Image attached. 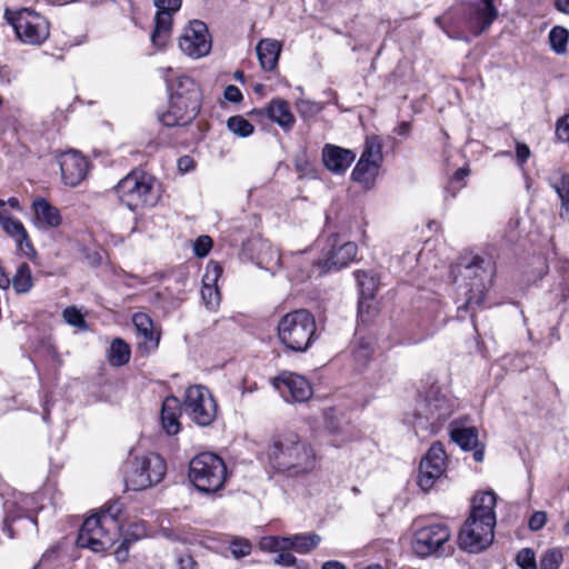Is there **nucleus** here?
I'll use <instances>...</instances> for the list:
<instances>
[{
	"mask_svg": "<svg viewBox=\"0 0 569 569\" xmlns=\"http://www.w3.org/2000/svg\"><path fill=\"white\" fill-rule=\"evenodd\" d=\"M496 495L478 493L472 499L471 511L458 535V545L468 552H480L493 541L496 526Z\"/></svg>",
	"mask_w": 569,
	"mask_h": 569,
	"instance_id": "f257e3e1",
	"label": "nucleus"
},
{
	"mask_svg": "<svg viewBox=\"0 0 569 569\" xmlns=\"http://www.w3.org/2000/svg\"><path fill=\"white\" fill-rule=\"evenodd\" d=\"M267 455L272 468L288 472L290 476L307 475L317 465V457L312 447L293 432L273 437Z\"/></svg>",
	"mask_w": 569,
	"mask_h": 569,
	"instance_id": "f03ea898",
	"label": "nucleus"
},
{
	"mask_svg": "<svg viewBox=\"0 0 569 569\" xmlns=\"http://www.w3.org/2000/svg\"><path fill=\"white\" fill-rule=\"evenodd\" d=\"M455 409V400L432 386L419 395L413 410L406 413L405 420L412 426L418 436L429 437L440 430Z\"/></svg>",
	"mask_w": 569,
	"mask_h": 569,
	"instance_id": "7ed1b4c3",
	"label": "nucleus"
},
{
	"mask_svg": "<svg viewBox=\"0 0 569 569\" xmlns=\"http://www.w3.org/2000/svg\"><path fill=\"white\" fill-rule=\"evenodd\" d=\"M122 505L114 501L87 518L77 537V546L101 552L111 548L121 537Z\"/></svg>",
	"mask_w": 569,
	"mask_h": 569,
	"instance_id": "20e7f679",
	"label": "nucleus"
},
{
	"mask_svg": "<svg viewBox=\"0 0 569 569\" xmlns=\"http://www.w3.org/2000/svg\"><path fill=\"white\" fill-rule=\"evenodd\" d=\"M459 268L462 277L459 291L466 301L458 309L473 310L475 307H481L495 276V263L491 259L473 256L470 259L463 258Z\"/></svg>",
	"mask_w": 569,
	"mask_h": 569,
	"instance_id": "39448f33",
	"label": "nucleus"
},
{
	"mask_svg": "<svg viewBox=\"0 0 569 569\" xmlns=\"http://www.w3.org/2000/svg\"><path fill=\"white\" fill-rule=\"evenodd\" d=\"M317 325L307 309H297L282 316L277 326L280 343L291 352H306L317 340Z\"/></svg>",
	"mask_w": 569,
	"mask_h": 569,
	"instance_id": "423d86ee",
	"label": "nucleus"
},
{
	"mask_svg": "<svg viewBox=\"0 0 569 569\" xmlns=\"http://www.w3.org/2000/svg\"><path fill=\"white\" fill-rule=\"evenodd\" d=\"M200 90L189 77L178 80V89L171 94L169 108L160 116L167 127H184L190 124L200 111Z\"/></svg>",
	"mask_w": 569,
	"mask_h": 569,
	"instance_id": "0eeeda50",
	"label": "nucleus"
},
{
	"mask_svg": "<svg viewBox=\"0 0 569 569\" xmlns=\"http://www.w3.org/2000/svg\"><path fill=\"white\" fill-rule=\"evenodd\" d=\"M116 192L131 211L153 207L160 197L154 178L139 170H132L122 178L116 186Z\"/></svg>",
	"mask_w": 569,
	"mask_h": 569,
	"instance_id": "6e6552de",
	"label": "nucleus"
},
{
	"mask_svg": "<svg viewBox=\"0 0 569 569\" xmlns=\"http://www.w3.org/2000/svg\"><path fill=\"white\" fill-rule=\"evenodd\" d=\"M189 479L201 492H217L227 479L226 463L216 453L201 452L190 461Z\"/></svg>",
	"mask_w": 569,
	"mask_h": 569,
	"instance_id": "1a4fd4ad",
	"label": "nucleus"
},
{
	"mask_svg": "<svg viewBox=\"0 0 569 569\" xmlns=\"http://www.w3.org/2000/svg\"><path fill=\"white\" fill-rule=\"evenodd\" d=\"M167 471L164 459L158 453L134 457L126 472L124 483L128 490L139 491L160 482Z\"/></svg>",
	"mask_w": 569,
	"mask_h": 569,
	"instance_id": "9d476101",
	"label": "nucleus"
},
{
	"mask_svg": "<svg viewBox=\"0 0 569 569\" xmlns=\"http://www.w3.org/2000/svg\"><path fill=\"white\" fill-rule=\"evenodd\" d=\"M4 18L23 43L41 44L50 34L47 19L31 9L23 8L18 11L6 9Z\"/></svg>",
	"mask_w": 569,
	"mask_h": 569,
	"instance_id": "9b49d317",
	"label": "nucleus"
},
{
	"mask_svg": "<svg viewBox=\"0 0 569 569\" xmlns=\"http://www.w3.org/2000/svg\"><path fill=\"white\" fill-rule=\"evenodd\" d=\"M183 410L196 425L208 427L217 418L218 405L208 388L197 385L186 390Z\"/></svg>",
	"mask_w": 569,
	"mask_h": 569,
	"instance_id": "f8f14e48",
	"label": "nucleus"
},
{
	"mask_svg": "<svg viewBox=\"0 0 569 569\" xmlns=\"http://www.w3.org/2000/svg\"><path fill=\"white\" fill-rule=\"evenodd\" d=\"M451 531L443 523H433L416 531L412 540V549L419 557L431 555L442 556L450 552L448 545Z\"/></svg>",
	"mask_w": 569,
	"mask_h": 569,
	"instance_id": "ddd939ff",
	"label": "nucleus"
},
{
	"mask_svg": "<svg viewBox=\"0 0 569 569\" xmlns=\"http://www.w3.org/2000/svg\"><path fill=\"white\" fill-rule=\"evenodd\" d=\"M446 466V452L440 442H435L422 458L417 483L423 491H429L436 481L443 475Z\"/></svg>",
	"mask_w": 569,
	"mask_h": 569,
	"instance_id": "4468645a",
	"label": "nucleus"
},
{
	"mask_svg": "<svg viewBox=\"0 0 569 569\" xmlns=\"http://www.w3.org/2000/svg\"><path fill=\"white\" fill-rule=\"evenodd\" d=\"M179 48L191 58L207 56L211 49L207 24L200 20L191 21L179 39Z\"/></svg>",
	"mask_w": 569,
	"mask_h": 569,
	"instance_id": "2eb2a0df",
	"label": "nucleus"
},
{
	"mask_svg": "<svg viewBox=\"0 0 569 569\" xmlns=\"http://www.w3.org/2000/svg\"><path fill=\"white\" fill-rule=\"evenodd\" d=\"M153 3L157 7V13L151 42L156 48L162 49L170 38L172 14L181 8L182 0H153Z\"/></svg>",
	"mask_w": 569,
	"mask_h": 569,
	"instance_id": "dca6fc26",
	"label": "nucleus"
},
{
	"mask_svg": "<svg viewBox=\"0 0 569 569\" xmlns=\"http://www.w3.org/2000/svg\"><path fill=\"white\" fill-rule=\"evenodd\" d=\"M273 386L287 401L303 402L312 396L309 381L296 373H282L273 380Z\"/></svg>",
	"mask_w": 569,
	"mask_h": 569,
	"instance_id": "f3484780",
	"label": "nucleus"
},
{
	"mask_svg": "<svg viewBox=\"0 0 569 569\" xmlns=\"http://www.w3.org/2000/svg\"><path fill=\"white\" fill-rule=\"evenodd\" d=\"M331 248L326 253L325 258L319 262V266L325 271L340 270L347 267L357 254V244L351 241L340 242L338 236L330 239Z\"/></svg>",
	"mask_w": 569,
	"mask_h": 569,
	"instance_id": "a211bd4d",
	"label": "nucleus"
},
{
	"mask_svg": "<svg viewBox=\"0 0 569 569\" xmlns=\"http://www.w3.org/2000/svg\"><path fill=\"white\" fill-rule=\"evenodd\" d=\"M58 161L66 184L76 187L87 177L88 161L78 151L63 152Z\"/></svg>",
	"mask_w": 569,
	"mask_h": 569,
	"instance_id": "6ab92c4d",
	"label": "nucleus"
},
{
	"mask_svg": "<svg viewBox=\"0 0 569 569\" xmlns=\"http://www.w3.org/2000/svg\"><path fill=\"white\" fill-rule=\"evenodd\" d=\"M250 114H266L269 120L277 123L284 132L292 130L296 118L291 112L288 101L277 98L272 99L264 109H254Z\"/></svg>",
	"mask_w": 569,
	"mask_h": 569,
	"instance_id": "aec40b11",
	"label": "nucleus"
},
{
	"mask_svg": "<svg viewBox=\"0 0 569 569\" xmlns=\"http://www.w3.org/2000/svg\"><path fill=\"white\" fill-rule=\"evenodd\" d=\"M356 159V153L336 144L327 143L322 148V162L332 173L343 174Z\"/></svg>",
	"mask_w": 569,
	"mask_h": 569,
	"instance_id": "412c9836",
	"label": "nucleus"
},
{
	"mask_svg": "<svg viewBox=\"0 0 569 569\" xmlns=\"http://www.w3.org/2000/svg\"><path fill=\"white\" fill-rule=\"evenodd\" d=\"M222 274V267L219 262L210 261L207 264L202 277L201 297L209 310H216L220 305V292L217 281Z\"/></svg>",
	"mask_w": 569,
	"mask_h": 569,
	"instance_id": "4be33fe9",
	"label": "nucleus"
},
{
	"mask_svg": "<svg viewBox=\"0 0 569 569\" xmlns=\"http://www.w3.org/2000/svg\"><path fill=\"white\" fill-rule=\"evenodd\" d=\"M132 323L137 331L138 348L144 353L154 351L159 346V335L153 330L151 318L144 312H137L132 317Z\"/></svg>",
	"mask_w": 569,
	"mask_h": 569,
	"instance_id": "5701e85b",
	"label": "nucleus"
},
{
	"mask_svg": "<svg viewBox=\"0 0 569 569\" xmlns=\"http://www.w3.org/2000/svg\"><path fill=\"white\" fill-rule=\"evenodd\" d=\"M271 548L292 549L298 553H308L319 546L321 537L318 533H300L290 537L271 538Z\"/></svg>",
	"mask_w": 569,
	"mask_h": 569,
	"instance_id": "b1692460",
	"label": "nucleus"
},
{
	"mask_svg": "<svg viewBox=\"0 0 569 569\" xmlns=\"http://www.w3.org/2000/svg\"><path fill=\"white\" fill-rule=\"evenodd\" d=\"M32 210L34 213V224L38 229L48 230L58 228L62 222L59 209L42 197H38L33 200Z\"/></svg>",
	"mask_w": 569,
	"mask_h": 569,
	"instance_id": "393cba45",
	"label": "nucleus"
},
{
	"mask_svg": "<svg viewBox=\"0 0 569 569\" xmlns=\"http://www.w3.org/2000/svg\"><path fill=\"white\" fill-rule=\"evenodd\" d=\"M377 348V339L373 335H356L351 343V355L358 370H363L373 359Z\"/></svg>",
	"mask_w": 569,
	"mask_h": 569,
	"instance_id": "a878e982",
	"label": "nucleus"
},
{
	"mask_svg": "<svg viewBox=\"0 0 569 569\" xmlns=\"http://www.w3.org/2000/svg\"><path fill=\"white\" fill-rule=\"evenodd\" d=\"M0 224L4 232L16 240L19 250L23 254L29 257L34 253V249L30 242L27 230L19 219L6 216L0 211Z\"/></svg>",
	"mask_w": 569,
	"mask_h": 569,
	"instance_id": "bb28decb",
	"label": "nucleus"
},
{
	"mask_svg": "<svg viewBox=\"0 0 569 569\" xmlns=\"http://www.w3.org/2000/svg\"><path fill=\"white\" fill-rule=\"evenodd\" d=\"M482 2L483 6L476 9L468 20V29L473 36H479L486 31L498 17L493 0H482Z\"/></svg>",
	"mask_w": 569,
	"mask_h": 569,
	"instance_id": "cd10ccee",
	"label": "nucleus"
},
{
	"mask_svg": "<svg viewBox=\"0 0 569 569\" xmlns=\"http://www.w3.org/2000/svg\"><path fill=\"white\" fill-rule=\"evenodd\" d=\"M180 412L181 405L177 397L171 396L163 400L160 419L167 435L174 436L180 431Z\"/></svg>",
	"mask_w": 569,
	"mask_h": 569,
	"instance_id": "c85d7f7f",
	"label": "nucleus"
},
{
	"mask_svg": "<svg viewBox=\"0 0 569 569\" xmlns=\"http://www.w3.org/2000/svg\"><path fill=\"white\" fill-rule=\"evenodd\" d=\"M256 50L261 68L272 71L279 60L281 43L274 39H262L258 42Z\"/></svg>",
	"mask_w": 569,
	"mask_h": 569,
	"instance_id": "c756f323",
	"label": "nucleus"
},
{
	"mask_svg": "<svg viewBox=\"0 0 569 569\" xmlns=\"http://www.w3.org/2000/svg\"><path fill=\"white\" fill-rule=\"evenodd\" d=\"M355 277L360 291L359 313H362L365 301L373 298L378 281L373 274L362 270L356 271Z\"/></svg>",
	"mask_w": 569,
	"mask_h": 569,
	"instance_id": "7c9ffc66",
	"label": "nucleus"
},
{
	"mask_svg": "<svg viewBox=\"0 0 569 569\" xmlns=\"http://www.w3.org/2000/svg\"><path fill=\"white\" fill-rule=\"evenodd\" d=\"M10 284H12L14 291L19 295L27 293L32 289L33 278L27 262H22L18 266L14 276L10 278Z\"/></svg>",
	"mask_w": 569,
	"mask_h": 569,
	"instance_id": "2f4dec72",
	"label": "nucleus"
},
{
	"mask_svg": "<svg viewBox=\"0 0 569 569\" xmlns=\"http://www.w3.org/2000/svg\"><path fill=\"white\" fill-rule=\"evenodd\" d=\"M131 350L129 345L121 338H116L111 342L109 350V362L114 367H121L129 362Z\"/></svg>",
	"mask_w": 569,
	"mask_h": 569,
	"instance_id": "473e14b6",
	"label": "nucleus"
},
{
	"mask_svg": "<svg viewBox=\"0 0 569 569\" xmlns=\"http://www.w3.org/2000/svg\"><path fill=\"white\" fill-rule=\"evenodd\" d=\"M379 166L359 160L352 170L351 178L361 184L369 186L378 174Z\"/></svg>",
	"mask_w": 569,
	"mask_h": 569,
	"instance_id": "72a5a7b5",
	"label": "nucleus"
},
{
	"mask_svg": "<svg viewBox=\"0 0 569 569\" xmlns=\"http://www.w3.org/2000/svg\"><path fill=\"white\" fill-rule=\"evenodd\" d=\"M561 202L560 218H569V174L561 173L560 178L551 183Z\"/></svg>",
	"mask_w": 569,
	"mask_h": 569,
	"instance_id": "f704fd0d",
	"label": "nucleus"
},
{
	"mask_svg": "<svg viewBox=\"0 0 569 569\" xmlns=\"http://www.w3.org/2000/svg\"><path fill=\"white\" fill-rule=\"evenodd\" d=\"M451 440L463 450H472L478 445V432L476 428L453 429L450 433Z\"/></svg>",
	"mask_w": 569,
	"mask_h": 569,
	"instance_id": "c9c22d12",
	"label": "nucleus"
},
{
	"mask_svg": "<svg viewBox=\"0 0 569 569\" xmlns=\"http://www.w3.org/2000/svg\"><path fill=\"white\" fill-rule=\"evenodd\" d=\"M359 160L371 162L380 167L382 162V146L378 137H367L365 148Z\"/></svg>",
	"mask_w": 569,
	"mask_h": 569,
	"instance_id": "e433bc0d",
	"label": "nucleus"
},
{
	"mask_svg": "<svg viewBox=\"0 0 569 569\" xmlns=\"http://www.w3.org/2000/svg\"><path fill=\"white\" fill-rule=\"evenodd\" d=\"M548 40L555 53L565 54L569 41V31L563 27L556 26L550 30Z\"/></svg>",
	"mask_w": 569,
	"mask_h": 569,
	"instance_id": "4c0bfd02",
	"label": "nucleus"
},
{
	"mask_svg": "<svg viewBox=\"0 0 569 569\" xmlns=\"http://www.w3.org/2000/svg\"><path fill=\"white\" fill-rule=\"evenodd\" d=\"M227 127L232 133L241 138H247L254 131V127L242 116L230 117Z\"/></svg>",
	"mask_w": 569,
	"mask_h": 569,
	"instance_id": "58836bf2",
	"label": "nucleus"
},
{
	"mask_svg": "<svg viewBox=\"0 0 569 569\" xmlns=\"http://www.w3.org/2000/svg\"><path fill=\"white\" fill-rule=\"evenodd\" d=\"M62 317L68 325L72 326L79 330L84 331L88 329V325L83 318V315L81 313V311L78 308H76L73 306L67 307L62 311Z\"/></svg>",
	"mask_w": 569,
	"mask_h": 569,
	"instance_id": "ea45409f",
	"label": "nucleus"
},
{
	"mask_svg": "<svg viewBox=\"0 0 569 569\" xmlns=\"http://www.w3.org/2000/svg\"><path fill=\"white\" fill-rule=\"evenodd\" d=\"M562 559V552L559 549H549L540 559V569H559Z\"/></svg>",
	"mask_w": 569,
	"mask_h": 569,
	"instance_id": "a19ab883",
	"label": "nucleus"
},
{
	"mask_svg": "<svg viewBox=\"0 0 569 569\" xmlns=\"http://www.w3.org/2000/svg\"><path fill=\"white\" fill-rule=\"evenodd\" d=\"M516 563L520 569H537L535 551L531 548H522L516 555Z\"/></svg>",
	"mask_w": 569,
	"mask_h": 569,
	"instance_id": "79ce46f5",
	"label": "nucleus"
},
{
	"mask_svg": "<svg viewBox=\"0 0 569 569\" xmlns=\"http://www.w3.org/2000/svg\"><path fill=\"white\" fill-rule=\"evenodd\" d=\"M147 536V525L144 521L132 522L120 538H130V543L136 542Z\"/></svg>",
	"mask_w": 569,
	"mask_h": 569,
	"instance_id": "37998d69",
	"label": "nucleus"
},
{
	"mask_svg": "<svg viewBox=\"0 0 569 569\" xmlns=\"http://www.w3.org/2000/svg\"><path fill=\"white\" fill-rule=\"evenodd\" d=\"M252 545L249 540L242 538H236L230 543V551L234 558H243L250 555Z\"/></svg>",
	"mask_w": 569,
	"mask_h": 569,
	"instance_id": "c03bdc74",
	"label": "nucleus"
},
{
	"mask_svg": "<svg viewBox=\"0 0 569 569\" xmlns=\"http://www.w3.org/2000/svg\"><path fill=\"white\" fill-rule=\"evenodd\" d=\"M555 134L559 142L569 141V113H566L557 120Z\"/></svg>",
	"mask_w": 569,
	"mask_h": 569,
	"instance_id": "a18cd8bd",
	"label": "nucleus"
},
{
	"mask_svg": "<svg viewBox=\"0 0 569 569\" xmlns=\"http://www.w3.org/2000/svg\"><path fill=\"white\" fill-rule=\"evenodd\" d=\"M212 239L209 236H200L193 243V252L197 257H206L212 248Z\"/></svg>",
	"mask_w": 569,
	"mask_h": 569,
	"instance_id": "49530a36",
	"label": "nucleus"
},
{
	"mask_svg": "<svg viewBox=\"0 0 569 569\" xmlns=\"http://www.w3.org/2000/svg\"><path fill=\"white\" fill-rule=\"evenodd\" d=\"M130 538H123L118 546V548L114 550V557L118 562H124L127 561L129 557V547H130Z\"/></svg>",
	"mask_w": 569,
	"mask_h": 569,
	"instance_id": "de8ad7c7",
	"label": "nucleus"
},
{
	"mask_svg": "<svg viewBox=\"0 0 569 569\" xmlns=\"http://www.w3.org/2000/svg\"><path fill=\"white\" fill-rule=\"evenodd\" d=\"M547 521V515L543 511H536L529 519V528L532 531L540 530Z\"/></svg>",
	"mask_w": 569,
	"mask_h": 569,
	"instance_id": "09e8293b",
	"label": "nucleus"
},
{
	"mask_svg": "<svg viewBox=\"0 0 569 569\" xmlns=\"http://www.w3.org/2000/svg\"><path fill=\"white\" fill-rule=\"evenodd\" d=\"M223 97L226 100L234 103L240 102L243 98L240 89L233 84H229L226 87L223 91Z\"/></svg>",
	"mask_w": 569,
	"mask_h": 569,
	"instance_id": "8fccbe9b",
	"label": "nucleus"
},
{
	"mask_svg": "<svg viewBox=\"0 0 569 569\" xmlns=\"http://www.w3.org/2000/svg\"><path fill=\"white\" fill-rule=\"evenodd\" d=\"M296 561H297L296 557L291 552H288V551H281L274 558V562L277 565H281V566H286V567H290V566L295 565Z\"/></svg>",
	"mask_w": 569,
	"mask_h": 569,
	"instance_id": "3c124183",
	"label": "nucleus"
},
{
	"mask_svg": "<svg viewBox=\"0 0 569 569\" xmlns=\"http://www.w3.org/2000/svg\"><path fill=\"white\" fill-rule=\"evenodd\" d=\"M178 569H197V561L189 555H181L177 559Z\"/></svg>",
	"mask_w": 569,
	"mask_h": 569,
	"instance_id": "603ef678",
	"label": "nucleus"
},
{
	"mask_svg": "<svg viewBox=\"0 0 569 569\" xmlns=\"http://www.w3.org/2000/svg\"><path fill=\"white\" fill-rule=\"evenodd\" d=\"M516 154L520 164H523L530 157V149L527 144L518 142L516 144Z\"/></svg>",
	"mask_w": 569,
	"mask_h": 569,
	"instance_id": "864d4df0",
	"label": "nucleus"
},
{
	"mask_svg": "<svg viewBox=\"0 0 569 569\" xmlns=\"http://www.w3.org/2000/svg\"><path fill=\"white\" fill-rule=\"evenodd\" d=\"M326 429L330 435H338L341 432L339 422L330 413L326 415Z\"/></svg>",
	"mask_w": 569,
	"mask_h": 569,
	"instance_id": "5fc2aeb1",
	"label": "nucleus"
},
{
	"mask_svg": "<svg viewBox=\"0 0 569 569\" xmlns=\"http://www.w3.org/2000/svg\"><path fill=\"white\" fill-rule=\"evenodd\" d=\"M194 167V161L189 156H183L178 160V168L181 172H188Z\"/></svg>",
	"mask_w": 569,
	"mask_h": 569,
	"instance_id": "6e6d98bb",
	"label": "nucleus"
},
{
	"mask_svg": "<svg viewBox=\"0 0 569 569\" xmlns=\"http://www.w3.org/2000/svg\"><path fill=\"white\" fill-rule=\"evenodd\" d=\"M297 109L301 114L315 113L316 107L312 102L307 100H300L297 102Z\"/></svg>",
	"mask_w": 569,
	"mask_h": 569,
	"instance_id": "4d7b16f0",
	"label": "nucleus"
},
{
	"mask_svg": "<svg viewBox=\"0 0 569 569\" xmlns=\"http://www.w3.org/2000/svg\"><path fill=\"white\" fill-rule=\"evenodd\" d=\"M321 569H347V567L340 561L329 560L322 565Z\"/></svg>",
	"mask_w": 569,
	"mask_h": 569,
	"instance_id": "13d9d810",
	"label": "nucleus"
},
{
	"mask_svg": "<svg viewBox=\"0 0 569 569\" xmlns=\"http://www.w3.org/2000/svg\"><path fill=\"white\" fill-rule=\"evenodd\" d=\"M469 169L463 167V168H459L452 176V181H462L468 174H469Z\"/></svg>",
	"mask_w": 569,
	"mask_h": 569,
	"instance_id": "bf43d9fd",
	"label": "nucleus"
},
{
	"mask_svg": "<svg viewBox=\"0 0 569 569\" xmlns=\"http://www.w3.org/2000/svg\"><path fill=\"white\" fill-rule=\"evenodd\" d=\"M161 535L170 540H182L180 536L176 533L173 529L170 528H161Z\"/></svg>",
	"mask_w": 569,
	"mask_h": 569,
	"instance_id": "052dcab7",
	"label": "nucleus"
},
{
	"mask_svg": "<svg viewBox=\"0 0 569 569\" xmlns=\"http://www.w3.org/2000/svg\"><path fill=\"white\" fill-rule=\"evenodd\" d=\"M555 4L559 11L569 14V0H555Z\"/></svg>",
	"mask_w": 569,
	"mask_h": 569,
	"instance_id": "680f3d73",
	"label": "nucleus"
},
{
	"mask_svg": "<svg viewBox=\"0 0 569 569\" xmlns=\"http://www.w3.org/2000/svg\"><path fill=\"white\" fill-rule=\"evenodd\" d=\"M0 80L1 82L10 83L11 80L9 78V70L7 67H0Z\"/></svg>",
	"mask_w": 569,
	"mask_h": 569,
	"instance_id": "e2e57ef3",
	"label": "nucleus"
},
{
	"mask_svg": "<svg viewBox=\"0 0 569 569\" xmlns=\"http://www.w3.org/2000/svg\"><path fill=\"white\" fill-rule=\"evenodd\" d=\"M483 456H485V453H483V450H482V449L476 450V451L473 452V459H475L476 461H478V462H481V461L483 460Z\"/></svg>",
	"mask_w": 569,
	"mask_h": 569,
	"instance_id": "0e129e2a",
	"label": "nucleus"
},
{
	"mask_svg": "<svg viewBox=\"0 0 569 569\" xmlns=\"http://www.w3.org/2000/svg\"><path fill=\"white\" fill-rule=\"evenodd\" d=\"M8 204L13 209H20V203L17 198H9Z\"/></svg>",
	"mask_w": 569,
	"mask_h": 569,
	"instance_id": "69168bd1",
	"label": "nucleus"
},
{
	"mask_svg": "<svg viewBox=\"0 0 569 569\" xmlns=\"http://www.w3.org/2000/svg\"><path fill=\"white\" fill-rule=\"evenodd\" d=\"M409 130V124L407 122L401 123L399 128V134H403Z\"/></svg>",
	"mask_w": 569,
	"mask_h": 569,
	"instance_id": "338daca9",
	"label": "nucleus"
},
{
	"mask_svg": "<svg viewBox=\"0 0 569 569\" xmlns=\"http://www.w3.org/2000/svg\"><path fill=\"white\" fill-rule=\"evenodd\" d=\"M365 569H385L381 565L375 563L366 567Z\"/></svg>",
	"mask_w": 569,
	"mask_h": 569,
	"instance_id": "774afa93",
	"label": "nucleus"
}]
</instances>
